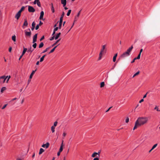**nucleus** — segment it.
Instances as JSON below:
<instances>
[{"mask_svg": "<svg viewBox=\"0 0 160 160\" xmlns=\"http://www.w3.org/2000/svg\"><path fill=\"white\" fill-rule=\"evenodd\" d=\"M148 118L147 117H139L135 122L133 130H134L146 124L148 122Z\"/></svg>", "mask_w": 160, "mask_h": 160, "instance_id": "f257e3e1", "label": "nucleus"}, {"mask_svg": "<svg viewBox=\"0 0 160 160\" xmlns=\"http://www.w3.org/2000/svg\"><path fill=\"white\" fill-rule=\"evenodd\" d=\"M28 11L30 12H34L35 11V9L32 6H28Z\"/></svg>", "mask_w": 160, "mask_h": 160, "instance_id": "f03ea898", "label": "nucleus"}, {"mask_svg": "<svg viewBox=\"0 0 160 160\" xmlns=\"http://www.w3.org/2000/svg\"><path fill=\"white\" fill-rule=\"evenodd\" d=\"M106 46V45H104L102 46V48L101 50L100 53H101L102 54L104 52H106V50L105 49Z\"/></svg>", "mask_w": 160, "mask_h": 160, "instance_id": "7ed1b4c3", "label": "nucleus"}, {"mask_svg": "<svg viewBox=\"0 0 160 160\" xmlns=\"http://www.w3.org/2000/svg\"><path fill=\"white\" fill-rule=\"evenodd\" d=\"M130 55L127 52H124L121 56V58H125L127 57H128Z\"/></svg>", "mask_w": 160, "mask_h": 160, "instance_id": "20e7f679", "label": "nucleus"}, {"mask_svg": "<svg viewBox=\"0 0 160 160\" xmlns=\"http://www.w3.org/2000/svg\"><path fill=\"white\" fill-rule=\"evenodd\" d=\"M133 48V46L132 45L128 49H127V51L126 52H127L129 55L130 54V52L132 51V49Z\"/></svg>", "mask_w": 160, "mask_h": 160, "instance_id": "39448f33", "label": "nucleus"}, {"mask_svg": "<svg viewBox=\"0 0 160 160\" xmlns=\"http://www.w3.org/2000/svg\"><path fill=\"white\" fill-rule=\"evenodd\" d=\"M21 13L18 12L16 14L15 16V18H16L17 20L21 16Z\"/></svg>", "mask_w": 160, "mask_h": 160, "instance_id": "423d86ee", "label": "nucleus"}, {"mask_svg": "<svg viewBox=\"0 0 160 160\" xmlns=\"http://www.w3.org/2000/svg\"><path fill=\"white\" fill-rule=\"evenodd\" d=\"M44 14V12L43 11H42L41 12L40 15L39 17V19L40 20H44L43 19V17Z\"/></svg>", "mask_w": 160, "mask_h": 160, "instance_id": "0eeeda50", "label": "nucleus"}, {"mask_svg": "<svg viewBox=\"0 0 160 160\" xmlns=\"http://www.w3.org/2000/svg\"><path fill=\"white\" fill-rule=\"evenodd\" d=\"M49 145V142H47L45 144H43L42 146V147L43 148H48Z\"/></svg>", "mask_w": 160, "mask_h": 160, "instance_id": "6e6552de", "label": "nucleus"}, {"mask_svg": "<svg viewBox=\"0 0 160 160\" xmlns=\"http://www.w3.org/2000/svg\"><path fill=\"white\" fill-rule=\"evenodd\" d=\"M25 34L26 36H28L29 37H30L31 34V33L30 31V32H27L26 31H25Z\"/></svg>", "mask_w": 160, "mask_h": 160, "instance_id": "1a4fd4ad", "label": "nucleus"}, {"mask_svg": "<svg viewBox=\"0 0 160 160\" xmlns=\"http://www.w3.org/2000/svg\"><path fill=\"white\" fill-rule=\"evenodd\" d=\"M28 25V22L26 19L24 20V22L22 26L23 28H24V26H27Z\"/></svg>", "mask_w": 160, "mask_h": 160, "instance_id": "9d476101", "label": "nucleus"}, {"mask_svg": "<svg viewBox=\"0 0 160 160\" xmlns=\"http://www.w3.org/2000/svg\"><path fill=\"white\" fill-rule=\"evenodd\" d=\"M61 2L63 4V7H64L66 4V0H61Z\"/></svg>", "mask_w": 160, "mask_h": 160, "instance_id": "9b49d317", "label": "nucleus"}, {"mask_svg": "<svg viewBox=\"0 0 160 160\" xmlns=\"http://www.w3.org/2000/svg\"><path fill=\"white\" fill-rule=\"evenodd\" d=\"M81 11V10H80L78 12V13L77 16L75 17V18H74L75 20H74V22H75V21H76L78 20V17H79V16L80 15Z\"/></svg>", "mask_w": 160, "mask_h": 160, "instance_id": "f8f14e48", "label": "nucleus"}, {"mask_svg": "<svg viewBox=\"0 0 160 160\" xmlns=\"http://www.w3.org/2000/svg\"><path fill=\"white\" fill-rule=\"evenodd\" d=\"M63 20L61 19H60L59 21V26L58 27V28L59 29H61V26L62 24Z\"/></svg>", "mask_w": 160, "mask_h": 160, "instance_id": "ddd939ff", "label": "nucleus"}, {"mask_svg": "<svg viewBox=\"0 0 160 160\" xmlns=\"http://www.w3.org/2000/svg\"><path fill=\"white\" fill-rule=\"evenodd\" d=\"M36 71V69L34 71H32V72L31 73V74L30 76V77H29L30 79H31L32 78L33 75L35 73V72Z\"/></svg>", "mask_w": 160, "mask_h": 160, "instance_id": "4468645a", "label": "nucleus"}, {"mask_svg": "<svg viewBox=\"0 0 160 160\" xmlns=\"http://www.w3.org/2000/svg\"><path fill=\"white\" fill-rule=\"evenodd\" d=\"M32 28H31V30L32 31H33L34 30V29L35 28V22H32Z\"/></svg>", "mask_w": 160, "mask_h": 160, "instance_id": "2eb2a0df", "label": "nucleus"}, {"mask_svg": "<svg viewBox=\"0 0 160 160\" xmlns=\"http://www.w3.org/2000/svg\"><path fill=\"white\" fill-rule=\"evenodd\" d=\"M117 55H118V54L117 53H116V54L114 56V57H113V62H115L116 60V58L117 56Z\"/></svg>", "mask_w": 160, "mask_h": 160, "instance_id": "dca6fc26", "label": "nucleus"}, {"mask_svg": "<svg viewBox=\"0 0 160 160\" xmlns=\"http://www.w3.org/2000/svg\"><path fill=\"white\" fill-rule=\"evenodd\" d=\"M61 33L60 32L58 33L56 36V37L55 38V40L57 39L60 36V35Z\"/></svg>", "mask_w": 160, "mask_h": 160, "instance_id": "f3484780", "label": "nucleus"}, {"mask_svg": "<svg viewBox=\"0 0 160 160\" xmlns=\"http://www.w3.org/2000/svg\"><path fill=\"white\" fill-rule=\"evenodd\" d=\"M25 7L24 6H22L21 9L18 12L21 13V12L23 11L25 9Z\"/></svg>", "mask_w": 160, "mask_h": 160, "instance_id": "a211bd4d", "label": "nucleus"}, {"mask_svg": "<svg viewBox=\"0 0 160 160\" xmlns=\"http://www.w3.org/2000/svg\"><path fill=\"white\" fill-rule=\"evenodd\" d=\"M97 155H98V154L97 153V152H94L92 155V157L93 158L95 157H97Z\"/></svg>", "mask_w": 160, "mask_h": 160, "instance_id": "6ab92c4d", "label": "nucleus"}, {"mask_svg": "<svg viewBox=\"0 0 160 160\" xmlns=\"http://www.w3.org/2000/svg\"><path fill=\"white\" fill-rule=\"evenodd\" d=\"M46 56V55H44L41 58L40 60V62H42L44 60V58Z\"/></svg>", "mask_w": 160, "mask_h": 160, "instance_id": "aec40b11", "label": "nucleus"}, {"mask_svg": "<svg viewBox=\"0 0 160 160\" xmlns=\"http://www.w3.org/2000/svg\"><path fill=\"white\" fill-rule=\"evenodd\" d=\"M44 150L43 149H42V148H41L39 150V155L41 154L43 152H44Z\"/></svg>", "mask_w": 160, "mask_h": 160, "instance_id": "412c9836", "label": "nucleus"}, {"mask_svg": "<svg viewBox=\"0 0 160 160\" xmlns=\"http://www.w3.org/2000/svg\"><path fill=\"white\" fill-rule=\"evenodd\" d=\"M27 48H23V50L22 52V55H24V54L27 51Z\"/></svg>", "mask_w": 160, "mask_h": 160, "instance_id": "4be33fe9", "label": "nucleus"}, {"mask_svg": "<svg viewBox=\"0 0 160 160\" xmlns=\"http://www.w3.org/2000/svg\"><path fill=\"white\" fill-rule=\"evenodd\" d=\"M57 46H56L55 47L52 49L51 50V51H50V52H49V53L50 54V53L53 52L54 51V50H55V49L56 48Z\"/></svg>", "mask_w": 160, "mask_h": 160, "instance_id": "5701e85b", "label": "nucleus"}, {"mask_svg": "<svg viewBox=\"0 0 160 160\" xmlns=\"http://www.w3.org/2000/svg\"><path fill=\"white\" fill-rule=\"evenodd\" d=\"M55 127H53L52 126L51 127V130L52 131V133H53L55 132Z\"/></svg>", "mask_w": 160, "mask_h": 160, "instance_id": "b1692460", "label": "nucleus"}, {"mask_svg": "<svg viewBox=\"0 0 160 160\" xmlns=\"http://www.w3.org/2000/svg\"><path fill=\"white\" fill-rule=\"evenodd\" d=\"M43 45H44L43 43L42 42H41L39 45V48H42L43 46Z\"/></svg>", "mask_w": 160, "mask_h": 160, "instance_id": "393cba45", "label": "nucleus"}, {"mask_svg": "<svg viewBox=\"0 0 160 160\" xmlns=\"http://www.w3.org/2000/svg\"><path fill=\"white\" fill-rule=\"evenodd\" d=\"M16 36L15 35H14L12 37V40L14 42L16 41Z\"/></svg>", "mask_w": 160, "mask_h": 160, "instance_id": "a878e982", "label": "nucleus"}, {"mask_svg": "<svg viewBox=\"0 0 160 160\" xmlns=\"http://www.w3.org/2000/svg\"><path fill=\"white\" fill-rule=\"evenodd\" d=\"M33 50V49L32 50V47H30L28 49L27 52H32Z\"/></svg>", "mask_w": 160, "mask_h": 160, "instance_id": "bb28decb", "label": "nucleus"}, {"mask_svg": "<svg viewBox=\"0 0 160 160\" xmlns=\"http://www.w3.org/2000/svg\"><path fill=\"white\" fill-rule=\"evenodd\" d=\"M6 89V88L5 87H2L1 90V93H2Z\"/></svg>", "mask_w": 160, "mask_h": 160, "instance_id": "cd10ccee", "label": "nucleus"}, {"mask_svg": "<svg viewBox=\"0 0 160 160\" xmlns=\"http://www.w3.org/2000/svg\"><path fill=\"white\" fill-rule=\"evenodd\" d=\"M60 39H59L57 40L56 42L52 45V47H53L56 45L60 41Z\"/></svg>", "mask_w": 160, "mask_h": 160, "instance_id": "c85d7f7f", "label": "nucleus"}, {"mask_svg": "<svg viewBox=\"0 0 160 160\" xmlns=\"http://www.w3.org/2000/svg\"><path fill=\"white\" fill-rule=\"evenodd\" d=\"M140 73V72L139 71L135 73L132 77V78H134L136 76L138 75Z\"/></svg>", "mask_w": 160, "mask_h": 160, "instance_id": "c756f323", "label": "nucleus"}, {"mask_svg": "<svg viewBox=\"0 0 160 160\" xmlns=\"http://www.w3.org/2000/svg\"><path fill=\"white\" fill-rule=\"evenodd\" d=\"M64 14H65V13H64V12H62V15L61 16V17L60 18V19H61L63 20V17H64Z\"/></svg>", "mask_w": 160, "mask_h": 160, "instance_id": "7c9ffc66", "label": "nucleus"}, {"mask_svg": "<svg viewBox=\"0 0 160 160\" xmlns=\"http://www.w3.org/2000/svg\"><path fill=\"white\" fill-rule=\"evenodd\" d=\"M105 85L104 82H102L100 84V87H103Z\"/></svg>", "mask_w": 160, "mask_h": 160, "instance_id": "2f4dec72", "label": "nucleus"}, {"mask_svg": "<svg viewBox=\"0 0 160 160\" xmlns=\"http://www.w3.org/2000/svg\"><path fill=\"white\" fill-rule=\"evenodd\" d=\"M155 110H156L157 111L160 112V110L159 109L158 107L157 106H156L155 108H154Z\"/></svg>", "mask_w": 160, "mask_h": 160, "instance_id": "473e14b6", "label": "nucleus"}, {"mask_svg": "<svg viewBox=\"0 0 160 160\" xmlns=\"http://www.w3.org/2000/svg\"><path fill=\"white\" fill-rule=\"evenodd\" d=\"M50 47L47 48L44 51H43L42 53H45L46 52L50 49Z\"/></svg>", "mask_w": 160, "mask_h": 160, "instance_id": "72a5a7b5", "label": "nucleus"}, {"mask_svg": "<svg viewBox=\"0 0 160 160\" xmlns=\"http://www.w3.org/2000/svg\"><path fill=\"white\" fill-rule=\"evenodd\" d=\"M37 4L38 7H41V3H40V2L39 0H38V1L37 2Z\"/></svg>", "mask_w": 160, "mask_h": 160, "instance_id": "f704fd0d", "label": "nucleus"}, {"mask_svg": "<svg viewBox=\"0 0 160 160\" xmlns=\"http://www.w3.org/2000/svg\"><path fill=\"white\" fill-rule=\"evenodd\" d=\"M158 145V144H154L152 147V150H153Z\"/></svg>", "mask_w": 160, "mask_h": 160, "instance_id": "c9c22d12", "label": "nucleus"}, {"mask_svg": "<svg viewBox=\"0 0 160 160\" xmlns=\"http://www.w3.org/2000/svg\"><path fill=\"white\" fill-rule=\"evenodd\" d=\"M71 12V10H69L68 11V12L67 13V15L68 16H69L70 15V14Z\"/></svg>", "mask_w": 160, "mask_h": 160, "instance_id": "e433bc0d", "label": "nucleus"}, {"mask_svg": "<svg viewBox=\"0 0 160 160\" xmlns=\"http://www.w3.org/2000/svg\"><path fill=\"white\" fill-rule=\"evenodd\" d=\"M102 54L101 53H100L99 54V57L98 58V60H100L101 59Z\"/></svg>", "mask_w": 160, "mask_h": 160, "instance_id": "4c0bfd02", "label": "nucleus"}, {"mask_svg": "<svg viewBox=\"0 0 160 160\" xmlns=\"http://www.w3.org/2000/svg\"><path fill=\"white\" fill-rule=\"evenodd\" d=\"M51 10L53 12H54V8L52 4Z\"/></svg>", "mask_w": 160, "mask_h": 160, "instance_id": "58836bf2", "label": "nucleus"}, {"mask_svg": "<svg viewBox=\"0 0 160 160\" xmlns=\"http://www.w3.org/2000/svg\"><path fill=\"white\" fill-rule=\"evenodd\" d=\"M57 124H58V122L57 121H55L54 123V125H53V126H52L53 127H56L57 125Z\"/></svg>", "mask_w": 160, "mask_h": 160, "instance_id": "ea45409f", "label": "nucleus"}, {"mask_svg": "<svg viewBox=\"0 0 160 160\" xmlns=\"http://www.w3.org/2000/svg\"><path fill=\"white\" fill-rule=\"evenodd\" d=\"M33 43V44L32 45V47L34 48H36L37 47V43Z\"/></svg>", "mask_w": 160, "mask_h": 160, "instance_id": "a19ab883", "label": "nucleus"}, {"mask_svg": "<svg viewBox=\"0 0 160 160\" xmlns=\"http://www.w3.org/2000/svg\"><path fill=\"white\" fill-rule=\"evenodd\" d=\"M37 39L33 38L32 43H34L37 41Z\"/></svg>", "mask_w": 160, "mask_h": 160, "instance_id": "79ce46f5", "label": "nucleus"}, {"mask_svg": "<svg viewBox=\"0 0 160 160\" xmlns=\"http://www.w3.org/2000/svg\"><path fill=\"white\" fill-rule=\"evenodd\" d=\"M141 55V54L140 53H139L138 57L137 58H136L137 59H139L140 58Z\"/></svg>", "mask_w": 160, "mask_h": 160, "instance_id": "37998d69", "label": "nucleus"}, {"mask_svg": "<svg viewBox=\"0 0 160 160\" xmlns=\"http://www.w3.org/2000/svg\"><path fill=\"white\" fill-rule=\"evenodd\" d=\"M129 121V118L128 117H127V118H126V123H128V122Z\"/></svg>", "mask_w": 160, "mask_h": 160, "instance_id": "c03bdc74", "label": "nucleus"}, {"mask_svg": "<svg viewBox=\"0 0 160 160\" xmlns=\"http://www.w3.org/2000/svg\"><path fill=\"white\" fill-rule=\"evenodd\" d=\"M38 34H36L33 36V38L37 39Z\"/></svg>", "mask_w": 160, "mask_h": 160, "instance_id": "a18cd8bd", "label": "nucleus"}, {"mask_svg": "<svg viewBox=\"0 0 160 160\" xmlns=\"http://www.w3.org/2000/svg\"><path fill=\"white\" fill-rule=\"evenodd\" d=\"M39 28V25H37L36 26V28H35L36 30H38Z\"/></svg>", "mask_w": 160, "mask_h": 160, "instance_id": "49530a36", "label": "nucleus"}, {"mask_svg": "<svg viewBox=\"0 0 160 160\" xmlns=\"http://www.w3.org/2000/svg\"><path fill=\"white\" fill-rule=\"evenodd\" d=\"M6 77L5 76H3L0 77V79H4Z\"/></svg>", "mask_w": 160, "mask_h": 160, "instance_id": "de8ad7c7", "label": "nucleus"}, {"mask_svg": "<svg viewBox=\"0 0 160 160\" xmlns=\"http://www.w3.org/2000/svg\"><path fill=\"white\" fill-rule=\"evenodd\" d=\"M8 79H7V83H8V81H9V79L10 78H11V76H8Z\"/></svg>", "mask_w": 160, "mask_h": 160, "instance_id": "09e8293b", "label": "nucleus"}, {"mask_svg": "<svg viewBox=\"0 0 160 160\" xmlns=\"http://www.w3.org/2000/svg\"><path fill=\"white\" fill-rule=\"evenodd\" d=\"M99 159L98 157H97L96 158H94L93 160H99Z\"/></svg>", "mask_w": 160, "mask_h": 160, "instance_id": "8fccbe9b", "label": "nucleus"}, {"mask_svg": "<svg viewBox=\"0 0 160 160\" xmlns=\"http://www.w3.org/2000/svg\"><path fill=\"white\" fill-rule=\"evenodd\" d=\"M59 29L58 27H56L54 28V30L55 31H57L58 30V29Z\"/></svg>", "mask_w": 160, "mask_h": 160, "instance_id": "3c124183", "label": "nucleus"}, {"mask_svg": "<svg viewBox=\"0 0 160 160\" xmlns=\"http://www.w3.org/2000/svg\"><path fill=\"white\" fill-rule=\"evenodd\" d=\"M55 38V37L54 36H53V37H52V38L50 39V40H51V41H52V40H53L54 39V38Z\"/></svg>", "mask_w": 160, "mask_h": 160, "instance_id": "603ef678", "label": "nucleus"}, {"mask_svg": "<svg viewBox=\"0 0 160 160\" xmlns=\"http://www.w3.org/2000/svg\"><path fill=\"white\" fill-rule=\"evenodd\" d=\"M66 135V133L65 132H64L62 134V136L63 137H65Z\"/></svg>", "mask_w": 160, "mask_h": 160, "instance_id": "864d4df0", "label": "nucleus"}, {"mask_svg": "<svg viewBox=\"0 0 160 160\" xmlns=\"http://www.w3.org/2000/svg\"><path fill=\"white\" fill-rule=\"evenodd\" d=\"M7 104H5L4 105L3 107L2 108V109H4L7 106Z\"/></svg>", "mask_w": 160, "mask_h": 160, "instance_id": "5fc2aeb1", "label": "nucleus"}, {"mask_svg": "<svg viewBox=\"0 0 160 160\" xmlns=\"http://www.w3.org/2000/svg\"><path fill=\"white\" fill-rule=\"evenodd\" d=\"M38 0H35L33 2V3L34 4H37V2L38 1Z\"/></svg>", "mask_w": 160, "mask_h": 160, "instance_id": "6e6d98bb", "label": "nucleus"}, {"mask_svg": "<svg viewBox=\"0 0 160 160\" xmlns=\"http://www.w3.org/2000/svg\"><path fill=\"white\" fill-rule=\"evenodd\" d=\"M44 38V36H43L40 39V41H42V40H43Z\"/></svg>", "mask_w": 160, "mask_h": 160, "instance_id": "4d7b16f0", "label": "nucleus"}, {"mask_svg": "<svg viewBox=\"0 0 160 160\" xmlns=\"http://www.w3.org/2000/svg\"><path fill=\"white\" fill-rule=\"evenodd\" d=\"M136 59H137L136 58H134V59L132 60V61L131 62L132 63H133L134 62H135V60H136Z\"/></svg>", "mask_w": 160, "mask_h": 160, "instance_id": "13d9d810", "label": "nucleus"}, {"mask_svg": "<svg viewBox=\"0 0 160 160\" xmlns=\"http://www.w3.org/2000/svg\"><path fill=\"white\" fill-rule=\"evenodd\" d=\"M60 151H62L63 150V147H62V146H60V148L59 150Z\"/></svg>", "mask_w": 160, "mask_h": 160, "instance_id": "bf43d9fd", "label": "nucleus"}, {"mask_svg": "<svg viewBox=\"0 0 160 160\" xmlns=\"http://www.w3.org/2000/svg\"><path fill=\"white\" fill-rule=\"evenodd\" d=\"M12 48L11 47H10L9 48V52H11V51H12Z\"/></svg>", "mask_w": 160, "mask_h": 160, "instance_id": "052dcab7", "label": "nucleus"}, {"mask_svg": "<svg viewBox=\"0 0 160 160\" xmlns=\"http://www.w3.org/2000/svg\"><path fill=\"white\" fill-rule=\"evenodd\" d=\"M100 152H101V151H99L98 152H97V153L98 154V157H99L100 156L99 154H100Z\"/></svg>", "mask_w": 160, "mask_h": 160, "instance_id": "680f3d73", "label": "nucleus"}, {"mask_svg": "<svg viewBox=\"0 0 160 160\" xmlns=\"http://www.w3.org/2000/svg\"><path fill=\"white\" fill-rule=\"evenodd\" d=\"M42 24H43V23L41 21H40L39 22V25L41 26Z\"/></svg>", "mask_w": 160, "mask_h": 160, "instance_id": "e2e57ef3", "label": "nucleus"}, {"mask_svg": "<svg viewBox=\"0 0 160 160\" xmlns=\"http://www.w3.org/2000/svg\"><path fill=\"white\" fill-rule=\"evenodd\" d=\"M8 77V76H6V77L4 79V80L3 81V83H4L5 82V81L6 80V79Z\"/></svg>", "mask_w": 160, "mask_h": 160, "instance_id": "0e129e2a", "label": "nucleus"}, {"mask_svg": "<svg viewBox=\"0 0 160 160\" xmlns=\"http://www.w3.org/2000/svg\"><path fill=\"white\" fill-rule=\"evenodd\" d=\"M144 101V99H142L141 100L139 101V103H141L142 102H143Z\"/></svg>", "mask_w": 160, "mask_h": 160, "instance_id": "69168bd1", "label": "nucleus"}, {"mask_svg": "<svg viewBox=\"0 0 160 160\" xmlns=\"http://www.w3.org/2000/svg\"><path fill=\"white\" fill-rule=\"evenodd\" d=\"M112 108V107H110L106 111V112H108L110 110L111 108Z\"/></svg>", "mask_w": 160, "mask_h": 160, "instance_id": "338daca9", "label": "nucleus"}, {"mask_svg": "<svg viewBox=\"0 0 160 160\" xmlns=\"http://www.w3.org/2000/svg\"><path fill=\"white\" fill-rule=\"evenodd\" d=\"M142 51H143V49H141L140 50L139 53H140L141 54V53L142 52Z\"/></svg>", "mask_w": 160, "mask_h": 160, "instance_id": "774afa93", "label": "nucleus"}]
</instances>
